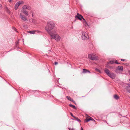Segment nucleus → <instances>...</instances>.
<instances>
[{
  "label": "nucleus",
  "mask_w": 130,
  "mask_h": 130,
  "mask_svg": "<svg viewBox=\"0 0 130 130\" xmlns=\"http://www.w3.org/2000/svg\"><path fill=\"white\" fill-rule=\"evenodd\" d=\"M15 43L16 45L17 46V44H18L19 43V40L17 41Z\"/></svg>",
  "instance_id": "7c9ffc66"
},
{
  "label": "nucleus",
  "mask_w": 130,
  "mask_h": 130,
  "mask_svg": "<svg viewBox=\"0 0 130 130\" xmlns=\"http://www.w3.org/2000/svg\"><path fill=\"white\" fill-rule=\"evenodd\" d=\"M129 74H130V73H129Z\"/></svg>",
  "instance_id": "37998d69"
},
{
  "label": "nucleus",
  "mask_w": 130,
  "mask_h": 130,
  "mask_svg": "<svg viewBox=\"0 0 130 130\" xmlns=\"http://www.w3.org/2000/svg\"><path fill=\"white\" fill-rule=\"evenodd\" d=\"M126 89L128 92L130 93V86H127L126 87Z\"/></svg>",
  "instance_id": "a211bd4d"
},
{
  "label": "nucleus",
  "mask_w": 130,
  "mask_h": 130,
  "mask_svg": "<svg viewBox=\"0 0 130 130\" xmlns=\"http://www.w3.org/2000/svg\"><path fill=\"white\" fill-rule=\"evenodd\" d=\"M30 12H31L32 13V17H33L34 15L32 14V12L31 11Z\"/></svg>",
  "instance_id": "c9c22d12"
},
{
  "label": "nucleus",
  "mask_w": 130,
  "mask_h": 130,
  "mask_svg": "<svg viewBox=\"0 0 130 130\" xmlns=\"http://www.w3.org/2000/svg\"><path fill=\"white\" fill-rule=\"evenodd\" d=\"M114 98L116 100H117L119 98V97L117 95H115L114 96Z\"/></svg>",
  "instance_id": "f3484780"
},
{
  "label": "nucleus",
  "mask_w": 130,
  "mask_h": 130,
  "mask_svg": "<svg viewBox=\"0 0 130 130\" xmlns=\"http://www.w3.org/2000/svg\"><path fill=\"white\" fill-rule=\"evenodd\" d=\"M104 72L109 77L112 79L115 78L116 75L113 73H110L109 70L107 68H105Z\"/></svg>",
  "instance_id": "f03ea898"
},
{
  "label": "nucleus",
  "mask_w": 130,
  "mask_h": 130,
  "mask_svg": "<svg viewBox=\"0 0 130 130\" xmlns=\"http://www.w3.org/2000/svg\"><path fill=\"white\" fill-rule=\"evenodd\" d=\"M121 60L122 61H124L125 60H126L125 59H121Z\"/></svg>",
  "instance_id": "473e14b6"
},
{
  "label": "nucleus",
  "mask_w": 130,
  "mask_h": 130,
  "mask_svg": "<svg viewBox=\"0 0 130 130\" xmlns=\"http://www.w3.org/2000/svg\"><path fill=\"white\" fill-rule=\"evenodd\" d=\"M23 9L25 10V9L30 10V7L28 5H24L22 7Z\"/></svg>",
  "instance_id": "6e6552de"
},
{
  "label": "nucleus",
  "mask_w": 130,
  "mask_h": 130,
  "mask_svg": "<svg viewBox=\"0 0 130 130\" xmlns=\"http://www.w3.org/2000/svg\"><path fill=\"white\" fill-rule=\"evenodd\" d=\"M91 121H92L94 122H95V120H94V119H93V120H91Z\"/></svg>",
  "instance_id": "e433bc0d"
},
{
  "label": "nucleus",
  "mask_w": 130,
  "mask_h": 130,
  "mask_svg": "<svg viewBox=\"0 0 130 130\" xmlns=\"http://www.w3.org/2000/svg\"><path fill=\"white\" fill-rule=\"evenodd\" d=\"M51 37V39H55L56 41L58 42L60 41V37L58 34H55L54 32L50 35Z\"/></svg>",
  "instance_id": "7ed1b4c3"
},
{
  "label": "nucleus",
  "mask_w": 130,
  "mask_h": 130,
  "mask_svg": "<svg viewBox=\"0 0 130 130\" xmlns=\"http://www.w3.org/2000/svg\"><path fill=\"white\" fill-rule=\"evenodd\" d=\"M12 29L14 30V31H15L17 32H18L17 29L15 27H12Z\"/></svg>",
  "instance_id": "393cba45"
},
{
  "label": "nucleus",
  "mask_w": 130,
  "mask_h": 130,
  "mask_svg": "<svg viewBox=\"0 0 130 130\" xmlns=\"http://www.w3.org/2000/svg\"><path fill=\"white\" fill-rule=\"evenodd\" d=\"M99 59L98 57L97 56H95L94 55L92 56V58L91 59V60H97Z\"/></svg>",
  "instance_id": "f8f14e48"
},
{
  "label": "nucleus",
  "mask_w": 130,
  "mask_h": 130,
  "mask_svg": "<svg viewBox=\"0 0 130 130\" xmlns=\"http://www.w3.org/2000/svg\"><path fill=\"white\" fill-rule=\"evenodd\" d=\"M12 0H9V2H11Z\"/></svg>",
  "instance_id": "4c0bfd02"
},
{
  "label": "nucleus",
  "mask_w": 130,
  "mask_h": 130,
  "mask_svg": "<svg viewBox=\"0 0 130 130\" xmlns=\"http://www.w3.org/2000/svg\"><path fill=\"white\" fill-rule=\"evenodd\" d=\"M95 70H96V71L97 72H98L100 73H101V71H100V70L99 69H98V68H96L95 69Z\"/></svg>",
  "instance_id": "b1692460"
},
{
  "label": "nucleus",
  "mask_w": 130,
  "mask_h": 130,
  "mask_svg": "<svg viewBox=\"0 0 130 130\" xmlns=\"http://www.w3.org/2000/svg\"><path fill=\"white\" fill-rule=\"evenodd\" d=\"M69 106L70 107H72V108H73V109H77L76 107V106L75 105H72L71 104H69Z\"/></svg>",
  "instance_id": "4468645a"
},
{
  "label": "nucleus",
  "mask_w": 130,
  "mask_h": 130,
  "mask_svg": "<svg viewBox=\"0 0 130 130\" xmlns=\"http://www.w3.org/2000/svg\"><path fill=\"white\" fill-rule=\"evenodd\" d=\"M23 27L25 28H27V26L25 25H23Z\"/></svg>",
  "instance_id": "c756f323"
},
{
  "label": "nucleus",
  "mask_w": 130,
  "mask_h": 130,
  "mask_svg": "<svg viewBox=\"0 0 130 130\" xmlns=\"http://www.w3.org/2000/svg\"><path fill=\"white\" fill-rule=\"evenodd\" d=\"M66 98L68 100L70 101L72 99L70 96H66Z\"/></svg>",
  "instance_id": "4be33fe9"
},
{
  "label": "nucleus",
  "mask_w": 130,
  "mask_h": 130,
  "mask_svg": "<svg viewBox=\"0 0 130 130\" xmlns=\"http://www.w3.org/2000/svg\"><path fill=\"white\" fill-rule=\"evenodd\" d=\"M75 18L76 19H78L80 20H82L83 19L84 21H85V19L79 13L77 14V15H76L75 17Z\"/></svg>",
  "instance_id": "39448f33"
},
{
  "label": "nucleus",
  "mask_w": 130,
  "mask_h": 130,
  "mask_svg": "<svg viewBox=\"0 0 130 130\" xmlns=\"http://www.w3.org/2000/svg\"><path fill=\"white\" fill-rule=\"evenodd\" d=\"M36 31V30H31L29 31L28 32L30 34H34L35 33Z\"/></svg>",
  "instance_id": "6ab92c4d"
},
{
  "label": "nucleus",
  "mask_w": 130,
  "mask_h": 130,
  "mask_svg": "<svg viewBox=\"0 0 130 130\" xmlns=\"http://www.w3.org/2000/svg\"><path fill=\"white\" fill-rule=\"evenodd\" d=\"M22 12L25 15L28 16V12L27 11L23 9L22 10Z\"/></svg>",
  "instance_id": "9b49d317"
},
{
  "label": "nucleus",
  "mask_w": 130,
  "mask_h": 130,
  "mask_svg": "<svg viewBox=\"0 0 130 130\" xmlns=\"http://www.w3.org/2000/svg\"><path fill=\"white\" fill-rule=\"evenodd\" d=\"M114 60V63H115L117 64H120V62H118V61L117 60Z\"/></svg>",
  "instance_id": "5701e85b"
},
{
  "label": "nucleus",
  "mask_w": 130,
  "mask_h": 130,
  "mask_svg": "<svg viewBox=\"0 0 130 130\" xmlns=\"http://www.w3.org/2000/svg\"><path fill=\"white\" fill-rule=\"evenodd\" d=\"M123 70V67L121 66H119L117 67L116 70H119V71H122Z\"/></svg>",
  "instance_id": "9d476101"
},
{
  "label": "nucleus",
  "mask_w": 130,
  "mask_h": 130,
  "mask_svg": "<svg viewBox=\"0 0 130 130\" xmlns=\"http://www.w3.org/2000/svg\"><path fill=\"white\" fill-rule=\"evenodd\" d=\"M84 21V24L85 26L88 25V24L87 23V22L85 20V21Z\"/></svg>",
  "instance_id": "a878e982"
},
{
  "label": "nucleus",
  "mask_w": 130,
  "mask_h": 130,
  "mask_svg": "<svg viewBox=\"0 0 130 130\" xmlns=\"http://www.w3.org/2000/svg\"><path fill=\"white\" fill-rule=\"evenodd\" d=\"M24 3V2L22 1H20L17 3L15 4L14 6V9L15 10H16L18 9L20 5L23 4Z\"/></svg>",
  "instance_id": "423d86ee"
},
{
  "label": "nucleus",
  "mask_w": 130,
  "mask_h": 130,
  "mask_svg": "<svg viewBox=\"0 0 130 130\" xmlns=\"http://www.w3.org/2000/svg\"><path fill=\"white\" fill-rule=\"evenodd\" d=\"M82 37L83 39L85 40L89 39V37L88 34L85 31H82Z\"/></svg>",
  "instance_id": "20e7f679"
},
{
  "label": "nucleus",
  "mask_w": 130,
  "mask_h": 130,
  "mask_svg": "<svg viewBox=\"0 0 130 130\" xmlns=\"http://www.w3.org/2000/svg\"><path fill=\"white\" fill-rule=\"evenodd\" d=\"M110 63L111 64H113L114 63V60H110L109 62H107V64Z\"/></svg>",
  "instance_id": "dca6fc26"
},
{
  "label": "nucleus",
  "mask_w": 130,
  "mask_h": 130,
  "mask_svg": "<svg viewBox=\"0 0 130 130\" xmlns=\"http://www.w3.org/2000/svg\"><path fill=\"white\" fill-rule=\"evenodd\" d=\"M74 118V120H75L77 121L78 122H81V120H80L78 118L76 117H75V118Z\"/></svg>",
  "instance_id": "2eb2a0df"
},
{
  "label": "nucleus",
  "mask_w": 130,
  "mask_h": 130,
  "mask_svg": "<svg viewBox=\"0 0 130 130\" xmlns=\"http://www.w3.org/2000/svg\"><path fill=\"white\" fill-rule=\"evenodd\" d=\"M83 72L84 73H91L90 71L85 69H83Z\"/></svg>",
  "instance_id": "ddd939ff"
},
{
  "label": "nucleus",
  "mask_w": 130,
  "mask_h": 130,
  "mask_svg": "<svg viewBox=\"0 0 130 130\" xmlns=\"http://www.w3.org/2000/svg\"><path fill=\"white\" fill-rule=\"evenodd\" d=\"M123 117H125V116H123Z\"/></svg>",
  "instance_id": "a19ab883"
},
{
  "label": "nucleus",
  "mask_w": 130,
  "mask_h": 130,
  "mask_svg": "<svg viewBox=\"0 0 130 130\" xmlns=\"http://www.w3.org/2000/svg\"><path fill=\"white\" fill-rule=\"evenodd\" d=\"M108 64H107H107H106L105 67L106 68H108Z\"/></svg>",
  "instance_id": "2f4dec72"
},
{
  "label": "nucleus",
  "mask_w": 130,
  "mask_h": 130,
  "mask_svg": "<svg viewBox=\"0 0 130 130\" xmlns=\"http://www.w3.org/2000/svg\"><path fill=\"white\" fill-rule=\"evenodd\" d=\"M20 16L21 19L24 21H28L26 17L24 15H22L21 14H20Z\"/></svg>",
  "instance_id": "0eeeda50"
},
{
  "label": "nucleus",
  "mask_w": 130,
  "mask_h": 130,
  "mask_svg": "<svg viewBox=\"0 0 130 130\" xmlns=\"http://www.w3.org/2000/svg\"><path fill=\"white\" fill-rule=\"evenodd\" d=\"M68 129L69 130H71V128H68Z\"/></svg>",
  "instance_id": "58836bf2"
},
{
  "label": "nucleus",
  "mask_w": 130,
  "mask_h": 130,
  "mask_svg": "<svg viewBox=\"0 0 130 130\" xmlns=\"http://www.w3.org/2000/svg\"><path fill=\"white\" fill-rule=\"evenodd\" d=\"M88 117H86V119L85 121V122H87L93 120V119L91 117L89 116H88Z\"/></svg>",
  "instance_id": "1a4fd4ad"
},
{
  "label": "nucleus",
  "mask_w": 130,
  "mask_h": 130,
  "mask_svg": "<svg viewBox=\"0 0 130 130\" xmlns=\"http://www.w3.org/2000/svg\"><path fill=\"white\" fill-rule=\"evenodd\" d=\"M4 9H5V10L7 11V12H8V9L7 7L5 5L4 7Z\"/></svg>",
  "instance_id": "412c9836"
},
{
  "label": "nucleus",
  "mask_w": 130,
  "mask_h": 130,
  "mask_svg": "<svg viewBox=\"0 0 130 130\" xmlns=\"http://www.w3.org/2000/svg\"><path fill=\"white\" fill-rule=\"evenodd\" d=\"M70 101H71L72 102L74 103V104H76V103L74 101V100H73L72 99Z\"/></svg>",
  "instance_id": "bb28decb"
},
{
  "label": "nucleus",
  "mask_w": 130,
  "mask_h": 130,
  "mask_svg": "<svg viewBox=\"0 0 130 130\" xmlns=\"http://www.w3.org/2000/svg\"><path fill=\"white\" fill-rule=\"evenodd\" d=\"M129 80L130 81V79H129Z\"/></svg>",
  "instance_id": "79ce46f5"
},
{
  "label": "nucleus",
  "mask_w": 130,
  "mask_h": 130,
  "mask_svg": "<svg viewBox=\"0 0 130 130\" xmlns=\"http://www.w3.org/2000/svg\"><path fill=\"white\" fill-rule=\"evenodd\" d=\"M88 57L89 59L91 60V59L92 58V56L91 54H88Z\"/></svg>",
  "instance_id": "aec40b11"
},
{
  "label": "nucleus",
  "mask_w": 130,
  "mask_h": 130,
  "mask_svg": "<svg viewBox=\"0 0 130 130\" xmlns=\"http://www.w3.org/2000/svg\"><path fill=\"white\" fill-rule=\"evenodd\" d=\"M55 24L53 22L50 21L47 23V25L45 28V29L47 31L50 35L54 32L51 31V30L54 28Z\"/></svg>",
  "instance_id": "f257e3e1"
},
{
  "label": "nucleus",
  "mask_w": 130,
  "mask_h": 130,
  "mask_svg": "<svg viewBox=\"0 0 130 130\" xmlns=\"http://www.w3.org/2000/svg\"><path fill=\"white\" fill-rule=\"evenodd\" d=\"M71 130H75V129L73 128H71ZM80 130H84L83 128L82 127H81L80 128Z\"/></svg>",
  "instance_id": "c85d7f7f"
},
{
  "label": "nucleus",
  "mask_w": 130,
  "mask_h": 130,
  "mask_svg": "<svg viewBox=\"0 0 130 130\" xmlns=\"http://www.w3.org/2000/svg\"><path fill=\"white\" fill-rule=\"evenodd\" d=\"M41 32L40 31H37V33H41Z\"/></svg>",
  "instance_id": "f704fd0d"
},
{
  "label": "nucleus",
  "mask_w": 130,
  "mask_h": 130,
  "mask_svg": "<svg viewBox=\"0 0 130 130\" xmlns=\"http://www.w3.org/2000/svg\"><path fill=\"white\" fill-rule=\"evenodd\" d=\"M70 115L72 117H73L74 118H75V116H73V114L72 113H71V112L70 113Z\"/></svg>",
  "instance_id": "cd10ccee"
},
{
  "label": "nucleus",
  "mask_w": 130,
  "mask_h": 130,
  "mask_svg": "<svg viewBox=\"0 0 130 130\" xmlns=\"http://www.w3.org/2000/svg\"><path fill=\"white\" fill-rule=\"evenodd\" d=\"M2 7V6L0 4V8Z\"/></svg>",
  "instance_id": "ea45409f"
},
{
  "label": "nucleus",
  "mask_w": 130,
  "mask_h": 130,
  "mask_svg": "<svg viewBox=\"0 0 130 130\" xmlns=\"http://www.w3.org/2000/svg\"><path fill=\"white\" fill-rule=\"evenodd\" d=\"M58 64V62H55V65H56L57 64Z\"/></svg>",
  "instance_id": "72a5a7b5"
}]
</instances>
